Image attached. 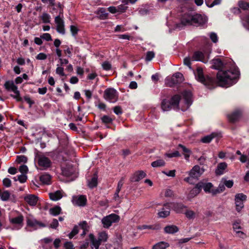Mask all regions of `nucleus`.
<instances>
[{"label": "nucleus", "instance_id": "obj_46", "mask_svg": "<svg viewBox=\"0 0 249 249\" xmlns=\"http://www.w3.org/2000/svg\"><path fill=\"white\" fill-rule=\"evenodd\" d=\"M41 18L43 23H48L50 22V16L46 13L42 14Z\"/></svg>", "mask_w": 249, "mask_h": 249}, {"label": "nucleus", "instance_id": "obj_33", "mask_svg": "<svg viewBox=\"0 0 249 249\" xmlns=\"http://www.w3.org/2000/svg\"><path fill=\"white\" fill-rule=\"evenodd\" d=\"M51 179V177L48 174L42 175L40 177V181L45 184H49Z\"/></svg>", "mask_w": 249, "mask_h": 249}, {"label": "nucleus", "instance_id": "obj_10", "mask_svg": "<svg viewBox=\"0 0 249 249\" xmlns=\"http://www.w3.org/2000/svg\"><path fill=\"white\" fill-rule=\"evenodd\" d=\"M204 172L203 168H200L198 165L194 166L189 172V176L193 177L195 179H198L202 174Z\"/></svg>", "mask_w": 249, "mask_h": 249}, {"label": "nucleus", "instance_id": "obj_23", "mask_svg": "<svg viewBox=\"0 0 249 249\" xmlns=\"http://www.w3.org/2000/svg\"><path fill=\"white\" fill-rule=\"evenodd\" d=\"M227 167V164L225 162H221L218 164L216 169L215 171V173L217 176L223 175L224 173V170Z\"/></svg>", "mask_w": 249, "mask_h": 249}, {"label": "nucleus", "instance_id": "obj_42", "mask_svg": "<svg viewBox=\"0 0 249 249\" xmlns=\"http://www.w3.org/2000/svg\"><path fill=\"white\" fill-rule=\"evenodd\" d=\"M244 202L240 200H235V206H236V210L238 212H240L241 210L244 208Z\"/></svg>", "mask_w": 249, "mask_h": 249}, {"label": "nucleus", "instance_id": "obj_47", "mask_svg": "<svg viewBox=\"0 0 249 249\" xmlns=\"http://www.w3.org/2000/svg\"><path fill=\"white\" fill-rule=\"evenodd\" d=\"M16 161L19 163H26L27 161V158L24 155L18 156Z\"/></svg>", "mask_w": 249, "mask_h": 249}, {"label": "nucleus", "instance_id": "obj_51", "mask_svg": "<svg viewBox=\"0 0 249 249\" xmlns=\"http://www.w3.org/2000/svg\"><path fill=\"white\" fill-rule=\"evenodd\" d=\"M103 70L109 71L111 69V64L107 61L104 62L102 65Z\"/></svg>", "mask_w": 249, "mask_h": 249}, {"label": "nucleus", "instance_id": "obj_53", "mask_svg": "<svg viewBox=\"0 0 249 249\" xmlns=\"http://www.w3.org/2000/svg\"><path fill=\"white\" fill-rule=\"evenodd\" d=\"M24 100L29 104V107H31L32 105L35 104V101L32 100L29 95H25L24 96Z\"/></svg>", "mask_w": 249, "mask_h": 249}, {"label": "nucleus", "instance_id": "obj_26", "mask_svg": "<svg viewBox=\"0 0 249 249\" xmlns=\"http://www.w3.org/2000/svg\"><path fill=\"white\" fill-rule=\"evenodd\" d=\"M98 185V176L97 174H94L90 180L88 181V186L90 189L97 187Z\"/></svg>", "mask_w": 249, "mask_h": 249}, {"label": "nucleus", "instance_id": "obj_11", "mask_svg": "<svg viewBox=\"0 0 249 249\" xmlns=\"http://www.w3.org/2000/svg\"><path fill=\"white\" fill-rule=\"evenodd\" d=\"M54 22L56 24V30L57 31L64 35L65 33V30L64 28V21L62 19L60 15L56 16L54 18Z\"/></svg>", "mask_w": 249, "mask_h": 249}, {"label": "nucleus", "instance_id": "obj_35", "mask_svg": "<svg viewBox=\"0 0 249 249\" xmlns=\"http://www.w3.org/2000/svg\"><path fill=\"white\" fill-rule=\"evenodd\" d=\"M200 187V185L198 183H197L195 187L190 191V195L193 196L197 195L201 191Z\"/></svg>", "mask_w": 249, "mask_h": 249}, {"label": "nucleus", "instance_id": "obj_22", "mask_svg": "<svg viewBox=\"0 0 249 249\" xmlns=\"http://www.w3.org/2000/svg\"><path fill=\"white\" fill-rule=\"evenodd\" d=\"M177 149L182 151L185 160H189L191 154V151L189 149L187 148L182 144H179L178 145Z\"/></svg>", "mask_w": 249, "mask_h": 249}, {"label": "nucleus", "instance_id": "obj_58", "mask_svg": "<svg viewBox=\"0 0 249 249\" xmlns=\"http://www.w3.org/2000/svg\"><path fill=\"white\" fill-rule=\"evenodd\" d=\"M19 171L22 174H26L28 171V167L25 165H22L19 168Z\"/></svg>", "mask_w": 249, "mask_h": 249}, {"label": "nucleus", "instance_id": "obj_4", "mask_svg": "<svg viewBox=\"0 0 249 249\" xmlns=\"http://www.w3.org/2000/svg\"><path fill=\"white\" fill-rule=\"evenodd\" d=\"M103 97L106 100L114 103L118 100L119 93L115 89L108 88L104 91Z\"/></svg>", "mask_w": 249, "mask_h": 249}, {"label": "nucleus", "instance_id": "obj_31", "mask_svg": "<svg viewBox=\"0 0 249 249\" xmlns=\"http://www.w3.org/2000/svg\"><path fill=\"white\" fill-rule=\"evenodd\" d=\"M98 235V237L97 240L99 241L101 243L107 242L108 238V234L106 231L100 232Z\"/></svg>", "mask_w": 249, "mask_h": 249}, {"label": "nucleus", "instance_id": "obj_59", "mask_svg": "<svg viewBox=\"0 0 249 249\" xmlns=\"http://www.w3.org/2000/svg\"><path fill=\"white\" fill-rule=\"evenodd\" d=\"M210 37L213 43H216L218 41V36L215 33H211Z\"/></svg>", "mask_w": 249, "mask_h": 249}, {"label": "nucleus", "instance_id": "obj_5", "mask_svg": "<svg viewBox=\"0 0 249 249\" xmlns=\"http://www.w3.org/2000/svg\"><path fill=\"white\" fill-rule=\"evenodd\" d=\"M35 159L37 160L38 166L42 170L47 169L52 165V161L50 159L43 154L36 153Z\"/></svg>", "mask_w": 249, "mask_h": 249}, {"label": "nucleus", "instance_id": "obj_34", "mask_svg": "<svg viewBox=\"0 0 249 249\" xmlns=\"http://www.w3.org/2000/svg\"><path fill=\"white\" fill-rule=\"evenodd\" d=\"M61 212V208L59 206H55L54 207L51 208L49 210V213L51 214L53 216H56L59 214Z\"/></svg>", "mask_w": 249, "mask_h": 249}, {"label": "nucleus", "instance_id": "obj_40", "mask_svg": "<svg viewBox=\"0 0 249 249\" xmlns=\"http://www.w3.org/2000/svg\"><path fill=\"white\" fill-rule=\"evenodd\" d=\"M97 14L99 15V18L101 19H104L107 18L108 14L106 12L104 9L101 8L98 10Z\"/></svg>", "mask_w": 249, "mask_h": 249}, {"label": "nucleus", "instance_id": "obj_43", "mask_svg": "<svg viewBox=\"0 0 249 249\" xmlns=\"http://www.w3.org/2000/svg\"><path fill=\"white\" fill-rule=\"evenodd\" d=\"M1 199L3 201H6L9 199L10 194L8 191L6 190L1 193Z\"/></svg>", "mask_w": 249, "mask_h": 249}, {"label": "nucleus", "instance_id": "obj_28", "mask_svg": "<svg viewBox=\"0 0 249 249\" xmlns=\"http://www.w3.org/2000/svg\"><path fill=\"white\" fill-rule=\"evenodd\" d=\"M139 229L142 230L145 229L152 230H159L161 229L160 224H157L153 225H142L139 226Z\"/></svg>", "mask_w": 249, "mask_h": 249}, {"label": "nucleus", "instance_id": "obj_39", "mask_svg": "<svg viewBox=\"0 0 249 249\" xmlns=\"http://www.w3.org/2000/svg\"><path fill=\"white\" fill-rule=\"evenodd\" d=\"M102 122L103 123L107 124H112L113 120L109 116L105 115L101 118Z\"/></svg>", "mask_w": 249, "mask_h": 249}, {"label": "nucleus", "instance_id": "obj_27", "mask_svg": "<svg viewBox=\"0 0 249 249\" xmlns=\"http://www.w3.org/2000/svg\"><path fill=\"white\" fill-rule=\"evenodd\" d=\"M89 236L92 246L94 247L95 249H99V247L102 243L97 240V239L95 238L93 234L90 233Z\"/></svg>", "mask_w": 249, "mask_h": 249}, {"label": "nucleus", "instance_id": "obj_60", "mask_svg": "<svg viewBox=\"0 0 249 249\" xmlns=\"http://www.w3.org/2000/svg\"><path fill=\"white\" fill-rule=\"evenodd\" d=\"M79 226L83 230H87L89 229V226H88V224L87 221H83L79 223Z\"/></svg>", "mask_w": 249, "mask_h": 249}, {"label": "nucleus", "instance_id": "obj_64", "mask_svg": "<svg viewBox=\"0 0 249 249\" xmlns=\"http://www.w3.org/2000/svg\"><path fill=\"white\" fill-rule=\"evenodd\" d=\"M124 5H125L124 4H121V5H119L117 7L118 12L123 13V12H124L125 11V10L127 8V7L125 6Z\"/></svg>", "mask_w": 249, "mask_h": 249}, {"label": "nucleus", "instance_id": "obj_6", "mask_svg": "<svg viewBox=\"0 0 249 249\" xmlns=\"http://www.w3.org/2000/svg\"><path fill=\"white\" fill-rule=\"evenodd\" d=\"M120 216L115 213H111L103 218L102 223L105 228H109L112 223H117L120 220Z\"/></svg>", "mask_w": 249, "mask_h": 249}, {"label": "nucleus", "instance_id": "obj_8", "mask_svg": "<svg viewBox=\"0 0 249 249\" xmlns=\"http://www.w3.org/2000/svg\"><path fill=\"white\" fill-rule=\"evenodd\" d=\"M192 25L199 26L204 24L206 22L205 17L199 14H192Z\"/></svg>", "mask_w": 249, "mask_h": 249}, {"label": "nucleus", "instance_id": "obj_32", "mask_svg": "<svg viewBox=\"0 0 249 249\" xmlns=\"http://www.w3.org/2000/svg\"><path fill=\"white\" fill-rule=\"evenodd\" d=\"M169 247V244L165 242L161 241L154 245L152 249H165Z\"/></svg>", "mask_w": 249, "mask_h": 249}, {"label": "nucleus", "instance_id": "obj_48", "mask_svg": "<svg viewBox=\"0 0 249 249\" xmlns=\"http://www.w3.org/2000/svg\"><path fill=\"white\" fill-rule=\"evenodd\" d=\"M62 175L64 176L69 177L72 175V172L67 167L62 169Z\"/></svg>", "mask_w": 249, "mask_h": 249}, {"label": "nucleus", "instance_id": "obj_3", "mask_svg": "<svg viewBox=\"0 0 249 249\" xmlns=\"http://www.w3.org/2000/svg\"><path fill=\"white\" fill-rule=\"evenodd\" d=\"M184 80L183 74L179 72L174 74L171 77H167L165 84L169 87L172 88L175 85L180 84Z\"/></svg>", "mask_w": 249, "mask_h": 249}, {"label": "nucleus", "instance_id": "obj_61", "mask_svg": "<svg viewBox=\"0 0 249 249\" xmlns=\"http://www.w3.org/2000/svg\"><path fill=\"white\" fill-rule=\"evenodd\" d=\"M37 60H45L47 58V55L43 53H38L36 57Z\"/></svg>", "mask_w": 249, "mask_h": 249}, {"label": "nucleus", "instance_id": "obj_55", "mask_svg": "<svg viewBox=\"0 0 249 249\" xmlns=\"http://www.w3.org/2000/svg\"><path fill=\"white\" fill-rule=\"evenodd\" d=\"M65 249H75L71 241H67L64 244Z\"/></svg>", "mask_w": 249, "mask_h": 249}, {"label": "nucleus", "instance_id": "obj_16", "mask_svg": "<svg viewBox=\"0 0 249 249\" xmlns=\"http://www.w3.org/2000/svg\"><path fill=\"white\" fill-rule=\"evenodd\" d=\"M170 207L169 202L164 204L163 207L161 209V211L158 213V215L160 217L165 218L169 216L170 213Z\"/></svg>", "mask_w": 249, "mask_h": 249}, {"label": "nucleus", "instance_id": "obj_7", "mask_svg": "<svg viewBox=\"0 0 249 249\" xmlns=\"http://www.w3.org/2000/svg\"><path fill=\"white\" fill-rule=\"evenodd\" d=\"M170 203V208L177 213H184L187 206L182 203L178 202H169Z\"/></svg>", "mask_w": 249, "mask_h": 249}, {"label": "nucleus", "instance_id": "obj_14", "mask_svg": "<svg viewBox=\"0 0 249 249\" xmlns=\"http://www.w3.org/2000/svg\"><path fill=\"white\" fill-rule=\"evenodd\" d=\"M192 60L195 61H201L206 63L208 61V58L205 57L204 53L200 51H196L192 56Z\"/></svg>", "mask_w": 249, "mask_h": 249}, {"label": "nucleus", "instance_id": "obj_12", "mask_svg": "<svg viewBox=\"0 0 249 249\" xmlns=\"http://www.w3.org/2000/svg\"><path fill=\"white\" fill-rule=\"evenodd\" d=\"M73 203L79 206H85L87 202V197L85 195L74 196L72 199Z\"/></svg>", "mask_w": 249, "mask_h": 249}, {"label": "nucleus", "instance_id": "obj_38", "mask_svg": "<svg viewBox=\"0 0 249 249\" xmlns=\"http://www.w3.org/2000/svg\"><path fill=\"white\" fill-rule=\"evenodd\" d=\"M247 199L246 195L243 193L236 194L235 196L234 200H240L242 201H246Z\"/></svg>", "mask_w": 249, "mask_h": 249}, {"label": "nucleus", "instance_id": "obj_20", "mask_svg": "<svg viewBox=\"0 0 249 249\" xmlns=\"http://www.w3.org/2000/svg\"><path fill=\"white\" fill-rule=\"evenodd\" d=\"M27 224L29 227L36 229L37 226L40 227H45L46 225L45 224L39 222L36 219H28L27 220Z\"/></svg>", "mask_w": 249, "mask_h": 249}, {"label": "nucleus", "instance_id": "obj_29", "mask_svg": "<svg viewBox=\"0 0 249 249\" xmlns=\"http://www.w3.org/2000/svg\"><path fill=\"white\" fill-rule=\"evenodd\" d=\"M217 133H212L209 135H207L203 137L201 141L203 143H210L214 138L217 137Z\"/></svg>", "mask_w": 249, "mask_h": 249}, {"label": "nucleus", "instance_id": "obj_15", "mask_svg": "<svg viewBox=\"0 0 249 249\" xmlns=\"http://www.w3.org/2000/svg\"><path fill=\"white\" fill-rule=\"evenodd\" d=\"M146 176V174L143 171L138 170L135 172L130 177V180L131 182H138Z\"/></svg>", "mask_w": 249, "mask_h": 249}, {"label": "nucleus", "instance_id": "obj_37", "mask_svg": "<svg viewBox=\"0 0 249 249\" xmlns=\"http://www.w3.org/2000/svg\"><path fill=\"white\" fill-rule=\"evenodd\" d=\"M186 217L189 220L194 219L196 217V213L192 211L188 210L187 209L185 211L184 213Z\"/></svg>", "mask_w": 249, "mask_h": 249}, {"label": "nucleus", "instance_id": "obj_36", "mask_svg": "<svg viewBox=\"0 0 249 249\" xmlns=\"http://www.w3.org/2000/svg\"><path fill=\"white\" fill-rule=\"evenodd\" d=\"M165 164V162L162 159L158 160L151 163V166L153 167H159L164 166Z\"/></svg>", "mask_w": 249, "mask_h": 249}, {"label": "nucleus", "instance_id": "obj_54", "mask_svg": "<svg viewBox=\"0 0 249 249\" xmlns=\"http://www.w3.org/2000/svg\"><path fill=\"white\" fill-rule=\"evenodd\" d=\"M113 111L117 115H121L123 113L122 107L119 106L114 107Z\"/></svg>", "mask_w": 249, "mask_h": 249}, {"label": "nucleus", "instance_id": "obj_30", "mask_svg": "<svg viewBox=\"0 0 249 249\" xmlns=\"http://www.w3.org/2000/svg\"><path fill=\"white\" fill-rule=\"evenodd\" d=\"M50 198L53 201H57L62 197V195L60 191H56L54 193L49 194Z\"/></svg>", "mask_w": 249, "mask_h": 249}, {"label": "nucleus", "instance_id": "obj_2", "mask_svg": "<svg viewBox=\"0 0 249 249\" xmlns=\"http://www.w3.org/2000/svg\"><path fill=\"white\" fill-rule=\"evenodd\" d=\"M181 96L176 94L171 97L170 100L164 99L161 103V108L163 111H170L172 109L178 110Z\"/></svg>", "mask_w": 249, "mask_h": 249}, {"label": "nucleus", "instance_id": "obj_18", "mask_svg": "<svg viewBox=\"0 0 249 249\" xmlns=\"http://www.w3.org/2000/svg\"><path fill=\"white\" fill-rule=\"evenodd\" d=\"M181 24L184 26L192 25L191 13H185L182 15L181 18Z\"/></svg>", "mask_w": 249, "mask_h": 249}, {"label": "nucleus", "instance_id": "obj_57", "mask_svg": "<svg viewBox=\"0 0 249 249\" xmlns=\"http://www.w3.org/2000/svg\"><path fill=\"white\" fill-rule=\"evenodd\" d=\"M3 185L6 187H10L11 186V181L8 178H4L2 181Z\"/></svg>", "mask_w": 249, "mask_h": 249}, {"label": "nucleus", "instance_id": "obj_19", "mask_svg": "<svg viewBox=\"0 0 249 249\" xmlns=\"http://www.w3.org/2000/svg\"><path fill=\"white\" fill-rule=\"evenodd\" d=\"M25 201L30 206H35L38 201V197L34 195H28L24 197Z\"/></svg>", "mask_w": 249, "mask_h": 249}, {"label": "nucleus", "instance_id": "obj_17", "mask_svg": "<svg viewBox=\"0 0 249 249\" xmlns=\"http://www.w3.org/2000/svg\"><path fill=\"white\" fill-rule=\"evenodd\" d=\"M241 115V111L240 110H236L231 114H228L227 117L231 123H234L239 120Z\"/></svg>", "mask_w": 249, "mask_h": 249}, {"label": "nucleus", "instance_id": "obj_56", "mask_svg": "<svg viewBox=\"0 0 249 249\" xmlns=\"http://www.w3.org/2000/svg\"><path fill=\"white\" fill-rule=\"evenodd\" d=\"M124 178H122L121 179L119 180V181L118 183L117 187L116 190V191L117 192H120L122 186L124 184Z\"/></svg>", "mask_w": 249, "mask_h": 249}, {"label": "nucleus", "instance_id": "obj_24", "mask_svg": "<svg viewBox=\"0 0 249 249\" xmlns=\"http://www.w3.org/2000/svg\"><path fill=\"white\" fill-rule=\"evenodd\" d=\"M199 184L200 185V189L201 190L202 189H204V191L208 193H210L211 192V190L212 189V188L213 187V185L211 182H208V183H204L203 182H198Z\"/></svg>", "mask_w": 249, "mask_h": 249}, {"label": "nucleus", "instance_id": "obj_45", "mask_svg": "<svg viewBox=\"0 0 249 249\" xmlns=\"http://www.w3.org/2000/svg\"><path fill=\"white\" fill-rule=\"evenodd\" d=\"M239 7L243 10H247L249 8V3L244 0H240L238 2Z\"/></svg>", "mask_w": 249, "mask_h": 249}, {"label": "nucleus", "instance_id": "obj_62", "mask_svg": "<svg viewBox=\"0 0 249 249\" xmlns=\"http://www.w3.org/2000/svg\"><path fill=\"white\" fill-rule=\"evenodd\" d=\"M59 223L58 220L56 219H53L52 223L50 225V228L54 229H56L58 226Z\"/></svg>", "mask_w": 249, "mask_h": 249}, {"label": "nucleus", "instance_id": "obj_44", "mask_svg": "<svg viewBox=\"0 0 249 249\" xmlns=\"http://www.w3.org/2000/svg\"><path fill=\"white\" fill-rule=\"evenodd\" d=\"M155 56V54L153 51H148L146 53L145 60L146 61H150Z\"/></svg>", "mask_w": 249, "mask_h": 249}, {"label": "nucleus", "instance_id": "obj_25", "mask_svg": "<svg viewBox=\"0 0 249 249\" xmlns=\"http://www.w3.org/2000/svg\"><path fill=\"white\" fill-rule=\"evenodd\" d=\"M23 216L22 214H20L17 217L11 218L10 220L11 223L13 224L18 225L21 228L23 225Z\"/></svg>", "mask_w": 249, "mask_h": 249}, {"label": "nucleus", "instance_id": "obj_63", "mask_svg": "<svg viewBox=\"0 0 249 249\" xmlns=\"http://www.w3.org/2000/svg\"><path fill=\"white\" fill-rule=\"evenodd\" d=\"M183 63L185 65L187 66L190 68H191V62L190 57H186L183 60Z\"/></svg>", "mask_w": 249, "mask_h": 249}, {"label": "nucleus", "instance_id": "obj_50", "mask_svg": "<svg viewBox=\"0 0 249 249\" xmlns=\"http://www.w3.org/2000/svg\"><path fill=\"white\" fill-rule=\"evenodd\" d=\"M17 179L21 183H23L27 181V177L26 175L22 174L17 176Z\"/></svg>", "mask_w": 249, "mask_h": 249}, {"label": "nucleus", "instance_id": "obj_9", "mask_svg": "<svg viewBox=\"0 0 249 249\" xmlns=\"http://www.w3.org/2000/svg\"><path fill=\"white\" fill-rule=\"evenodd\" d=\"M181 95L183 97L186 106V109H187L191 106L193 103L192 93L189 90H185L181 92Z\"/></svg>", "mask_w": 249, "mask_h": 249}, {"label": "nucleus", "instance_id": "obj_1", "mask_svg": "<svg viewBox=\"0 0 249 249\" xmlns=\"http://www.w3.org/2000/svg\"><path fill=\"white\" fill-rule=\"evenodd\" d=\"M211 68L218 70L216 79L214 77L205 75L203 69L198 67L194 71L197 81L209 89H213L217 86L228 87L237 83L240 73L232 60L224 57H215L211 61Z\"/></svg>", "mask_w": 249, "mask_h": 249}, {"label": "nucleus", "instance_id": "obj_41", "mask_svg": "<svg viewBox=\"0 0 249 249\" xmlns=\"http://www.w3.org/2000/svg\"><path fill=\"white\" fill-rule=\"evenodd\" d=\"M79 232V227L77 225H75L69 234L68 236L70 239H72L75 235H76Z\"/></svg>", "mask_w": 249, "mask_h": 249}, {"label": "nucleus", "instance_id": "obj_49", "mask_svg": "<svg viewBox=\"0 0 249 249\" xmlns=\"http://www.w3.org/2000/svg\"><path fill=\"white\" fill-rule=\"evenodd\" d=\"M222 0H214L211 4H209V1H206L207 6L209 7L212 8L215 5H219L221 3Z\"/></svg>", "mask_w": 249, "mask_h": 249}, {"label": "nucleus", "instance_id": "obj_21", "mask_svg": "<svg viewBox=\"0 0 249 249\" xmlns=\"http://www.w3.org/2000/svg\"><path fill=\"white\" fill-rule=\"evenodd\" d=\"M179 231L178 228L174 225H168L164 228V232L167 234H174Z\"/></svg>", "mask_w": 249, "mask_h": 249}, {"label": "nucleus", "instance_id": "obj_13", "mask_svg": "<svg viewBox=\"0 0 249 249\" xmlns=\"http://www.w3.org/2000/svg\"><path fill=\"white\" fill-rule=\"evenodd\" d=\"M11 89H10V90L12 91L15 95L11 94L10 96L15 99L17 102H22L23 98L20 96V91L18 90V87L16 86L14 83L11 84Z\"/></svg>", "mask_w": 249, "mask_h": 249}, {"label": "nucleus", "instance_id": "obj_52", "mask_svg": "<svg viewBox=\"0 0 249 249\" xmlns=\"http://www.w3.org/2000/svg\"><path fill=\"white\" fill-rule=\"evenodd\" d=\"M165 156L168 158H171L173 157H179L180 154L178 151H175L171 153H166Z\"/></svg>", "mask_w": 249, "mask_h": 249}]
</instances>
